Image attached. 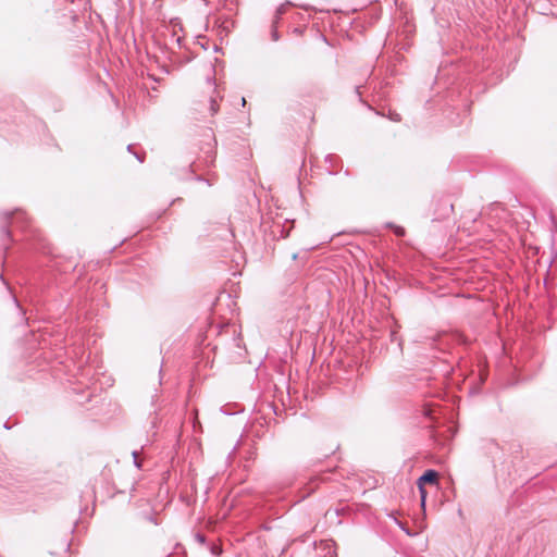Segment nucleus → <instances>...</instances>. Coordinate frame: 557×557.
Wrapping results in <instances>:
<instances>
[{"label":"nucleus","mask_w":557,"mask_h":557,"mask_svg":"<svg viewBox=\"0 0 557 557\" xmlns=\"http://www.w3.org/2000/svg\"><path fill=\"white\" fill-rule=\"evenodd\" d=\"M1 218L3 221L2 233L7 237H10L9 224H17L20 221L21 223H24L27 221L26 214L20 210L12 212L5 211L1 214Z\"/></svg>","instance_id":"1"},{"label":"nucleus","mask_w":557,"mask_h":557,"mask_svg":"<svg viewBox=\"0 0 557 557\" xmlns=\"http://www.w3.org/2000/svg\"><path fill=\"white\" fill-rule=\"evenodd\" d=\"M438 473L435 470H426L419 479H418V488L421 494V505L424 506L426 498V491L424 488V484H435L437 483Z\"/></svg>","instance_id":"2"},{"label":"nucleus","mask_w":557,"mask_h":557,"mask_svg":"<svg viewBox=\"0 0 557 557\" xmlns=\"http://www.w3.org/2000/svg\"><path fill=\"white\" fill-rule=\"evenodd\" d=\"M218 111H219V104H218L216 98L211 97L210 98V112L212 115H214L215 113H218Z\"/></svg>","instance_id":"3"},{"label":"nucleus","mask_w":557,"mask_h":557,"mask_svg":"<svg viewBox=\"0 0 557 557\" xmlns=\"http://www.w3.org/2000/svg\"><path fill=\"white\" fill-rule=\"evenodd\" d=\"M387 226H388V227H392V228L394 230V232H395V234H396L397 236H404V235H405V230H404V227L393 225L392 223H389Z\"/></svg>","instance_id":"4"},{"label":"nucleus","mask_w":557,"mask_h":557,"mask_svg":"<svg viewBox=\"0 0 557 557\" xmlns=\"http://www.w3.org/2000/svg\"><path fill=\"white\" fill-rule=\"evenodd\" d=\"M210 549L214 556H220L222 553V549L219 546H216L215 544H213Z\"/></svg>","instance_id":"5"},{"label":"nucleus","mask_w":557,"mask_h":557,"mask_svg":"<svg viewBox=\"0 0 557 557\" xmlns=\"http://www.w3.org/2000/svg\"><path fill=\"white\" fill-rule=\"evenodd\" d=\"M133 458H134V465L137 467V468H140L141 465H140V461L138 460V451L137 450H134L133 451Z\"/></svg>","instance_id":"6"},{"label":"nucleus","mask_w":557,"mask_h":557,"mask_svg":"<svg viewBox=\"0 0 557 557\" xmlns=\"http://www.w3.org/2000/svg\"><path fill=\"white\" fill-rule=\"evenodd\" d=\"M196 540L200 543V544H205L206 543V536L201 533H197L195 535Z\"/></svg>","instance_id":"7"},{"label":"nucleus","mask_w":557,"mask_h":557,"mask_svg":"<svg viewBox=\"0 0 557 557\" xmlns=\"http://www.w3.org/2000/svg\"><path fill=\"white\" fill-rule=\"evenodd\" d=\"M284 13H285V5H284V4H282V5L276 10V20H278V18H280V16H281L282 14H284Z\"/></svg>","instance_id":"8"},{"label":"nucleus","mask_w":557,"mask_h":557,"mask_svg":"<svg viewBox=\"0 0 557 557\" xmlns=\"http://www.w3.org/2000/svg\"><path fill=\"white\" fill-rule=\"evenodd\" d=\"M272 39L274 41L278 40V33L275 28L272 30Z\"/></svg>","instance_id":"9"},{"label":"nucleus","mask_w":557,"mask_h":557,"mask_svg":"<svg viewBox=\"0 0 557 557\" xmlns=\"http://www.w3.org/2000/svg\"><path fill=\"white\" fill-rule=\"evenodd\" d=\"M139 162H144V154L134 153Z\"/></svg>","instance_id":"10"},{"label":"nucleus","mask_w":557,"mask_h":557,"mask_svg":"<svg viewBox=\"0 0 557 557\" xmlns=\"http://www.w3.org/2000/svg\"><path fill=\"white\" fill-rule=\"evenodd\" d=\"M127 150H128L129 152H133V145H128V146H127Z\"/></svg>","instance_id":"11"},{"label":"nucleus","mask_w":557,"mask_h":557,"mask_svg":"<svg viewBox=\"0 0 557 557\" xmlns=\"http://www.w3.org/2000/svg\"><path fill=\"white\" fill-rule=\"evenodd\" d=\"M393 119H394L395 121H399L398 114H397V115H393Z\"/></svg>","instance_id":"12"},{"label":"nucleus","mask_w":557,"mask_h":557,"mask_svg":"<svg viewBox=\"0 0 557 557\" xmlns=\"http://www.w3.org/2000/svg\"><path fill=\"white\" fill-rule=\"evenodd\" d=\"M393 119H394L395 121H399L398 114H397V115H393Z\"/></svg>","instance_id":"13"},{"label":"nucleus","mask_w":557,"mask_h":557,"mask_svg":"<svg viewBox=\"0 0 557 557\" xmlns=\"http://www.w3.org/2000/svg\"><path fill=\"white\" fill-rule=\"evenodd\" d=\"M242 103H243V106H245V103H246L245 98H242Z\"/></svg>","instance_id":"14"}]
</instances>
